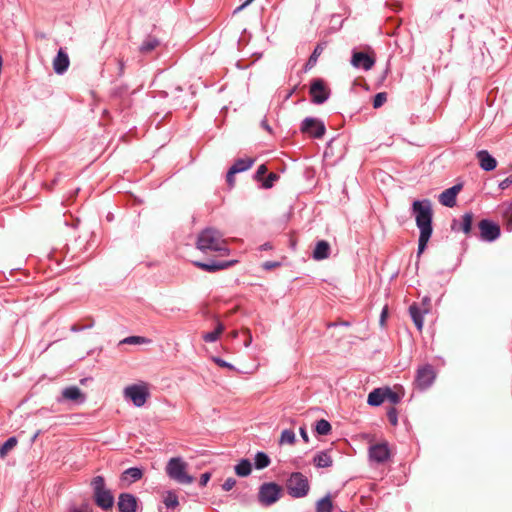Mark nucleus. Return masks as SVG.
Wrapping results in <instances>:
<instances>
[{"instance_id":"41","label":"nucleus","mask_w":512,"mask_h":512,"mask_svg":"<svg viewBox=\"0 0 512 512\" xmlns=\"http://www.w3.org/2000/svg\"><path fill=\"white\" fill-rule=\"evenodd\" d=\"M212 360L214 363H216L218 366L222 368H227L229 370H236L235 366L232 364L226 362L225 360L219 358V357H212Z\"/></svg>"},{"instance_id":"18","label":"nucleus","mask_w":512,"mask_h":512,"mask_svg":"<svg viewBox=\"0 0 512 512\" xmlns=\"http://www.w3.org/2000/svg\"><path fill=\"white\" fill-rule=\"evenodd\" d=\"M476 157L479 161L480 167L485 171H492L497 166L496 159L492 157L486 150L478 151Z\"/></svg>"},{"instance_id":"20","label":"nucleus","mask_w":512,"mask_h":512,"mask_svg":"<svg viewBox=\"0 0 512 512\" xmlns=\"http://www.w3.org/2000/svg\"><path fill=\"white\" fill-rule=\"evenodd\" d=\"M330 245L327 241L321 240L317 242L313 251V258L315 260H323L329 257Z\"/></svg>"},{"instance_id":"36","label":"nucleus","mask_w":512,"mask_h":512,"mask_svg":"<svg viewBox=\"0 0 512 512\" xmlns=\"http://www.w3.org/2000/svg\"><path fill=\"white\" fill-rule=\"evenodd\" d=\"M323 51H324V46L322 44H318L315 47L311 56L309 57V59L306 63V67H309V68L313 67L316 64L319 56L323 53Z\"/></svg>"},{"instance_id":"28","label":"nucleus","mask_w":512,"mask_h":512,"mask_svg":"<svg viewBox=\"0 0 512 512\" xmlns=\"http://www.w3.org/2000/svg\"><path fill=\"white\" fill-rule=\"evenodd\" d=\"M252 465L248 459H243L235 466V473L240 477H246L251 473Z\"/></svg>"},{"instance_id":"35","label":"nucleus","mask_w":512,"mask_h":512,"mask_svg":"<svg viewBox=\"0 0 512 512\" xmlns=\"http://www.w3.org/2000/svg\"><path fill=\"white\" fill-rule=\"evenodd\" d=\"M331 424L325 419L316 422L315 430L319 435H328L331 432Z\"/></svg>"},{"instance_id":"44","label":"nucleus","mask_w":512,"mask_h":512,"mask_svg":"<svg viewBox=\"0 0 512 512\" xmlns=\"http://www.w3.org/2000/svg\"><path fill=\"white\" fill-rule=\"evenodd\" d=\"M236 485V480L232 477L227 478L222 485L223 490L230 491Z\"/></svg>"},{"instance_id":"45","label":"nucleus","mask_w":512,"mask_h":512,"mask_svg":"<svg viewBox=\"0 0 512 512\" xmlns=\"http://www.w3.org/2000/svg\"><path fill=\"white\" fill-rule=\"evenodd\" d=\"M235 174L237 173L235 172V170H232L231 168L227 172L226 181L230 187H233L235 185Z\"/></svg>"},{"instance_id":"7","label":"nucleus","mask_w":512,"mask_h":512,"mask_svg":"<svg viewBox=\"0 0 512 512\" xmlns=\"http://www.w3.org/2000/svg\"><path fill=\"white\" fill-rule=\"evenodd\" d=\"M436 378V371L430 364L419 367L414 378V386L419 390L428 389Z\"/></svg>"},{"instance_id":"12","label":"nucleus","mask_w":512,"mask_h":512,"mask_svg":"<svg viewBox=\"0 0 512 512\" xmlns=\"http://www.w3.org/2000/svg\"><path fill=\"white\" fill-rule=\"evenodd\" d=\"M478 227L480 230V237L484 241L492 242L500 236V226L490 220H481Z\"/></svg>"},{"instance_id":"52","label":"nucleus","mask_w":512,"mask_h":512,"mask_svg":"<svg viewBox=\"0 0 512 512\" xmlns=\"http://www.w3.org/2000/svg\"><path fill=\"white\" fill-rule=\"evenodd\" d=\"M300 435H301V437L303 438V440L305 442H308V440H309L308 434H307L306 429L304 427L300 428Z\"/></svg>"},{"instance_id":"25","label":"nucleus","mask_w":512,"mask_h":512,"mask_svg":"<svg viewBox=\"0 0 512 512\" xmlns=\"http://www.w3.org/2000/svg\"><path fill=\"white\" fill-rule=\"evenodd\" d=\"M254 159L247 157L241 158L235 161V163L230 167L232 170H235L236 173H240L248 170L254 164Z\"/></svg>"},{"instance_id":"17","label":"nucleus","mask_w":512,"mask_h":512,"mask_svg":"<svg viewBox=\"0 0 512 512\" xmlns=\"http://www.w3.org/2000/svg\"><path fill=\"white\" fill-rule=\"evenodd\" d=\"M370 458L378 463H382L389 458L390 452L386 443L375 444L370 447Z\"/></svg>"},{"instance_id":"4","label":"nucleus","mask_w":512,"mask_h":512,"mask_svg":"<svg viewBox=\"0 0 512 512\" xmlns=\"http://www.w3.org/2000/svg\"><path fill=\"white\" fill-rule=\"evenodd\" d=\"M91 485L93 487V497L96 505L103 510H110L114 505V497L110 490L105 487V480L102 476L93 478Z\"/></svg>"},{"instance_id":"3","label":"nucleus","mask_w":512,"mask_h":512,"mask_svg":"<svg viewBox=\"0 0 512 512\" xmlns=\"http://www.w3.org/2000/svg\"><path fill=\"white\" fill-rule=\"evenodd\" d=\"M188 464L180 457L171 458L165 468L166 474L177 483L189 485L193 483V476L187 472Z\"/></svg>"},{"instance_id":"37","label":"nucleus","mask_w":512,"mask_h":512,"mask_svg":"<svg viewBox=\"0 0 512 512\" xmlns=\"http://www.w3.org/2000/svg\"><path fill=\"white\" fill-rule=\"evenodd\" d=\"M164 503H165L166 507H168V508H175L179 504L178 498H177L176 494L173 492L167 493V495L164 498Z\"/></svg>"},{"instance_id":"47","label":"nucleus","mask_w":512,"mask_h":512,"mask_svg":"<svg viewBox=\"0 0 512 512\" xmlns=\"http://www.w3.org/2000/svg\"><path fill=\"white\" fill-rule=\"evenodd\" d=\"M210 478H211V474L210 473H208V472L203 473L201 475L200 481H199L200 486H205L208 483V481L210 480Z\"/></svg>"},{"instance_id":"9","label":"nucleus","mask_w":512,"mask_h":512,"mask_svg":"<svg viewBox=\"0 0 512 512\" xmlns=\"http://www.w3.org/2000/svg\"><path fill=\"white\" fill-rule=\"evenodd\" d=\"M430 310L431 300L428 297H424L420 305L414 303L409 307L411 318L419 331L423 328V315L429 313Z\"/></svg>"},{"instance_id":"51","label":"nucleus","mask_w":512,"mask_h":512,"mask_svg":"<svg viewBox=\"0 0 512 512\" xmlns=\"http://www.w3.org/2000/svg\"><path fill=\"white\" fill-rule=\"evenodd\" d=\"M244 332L247 334V339L245 341V346H249L252 341V335L249 329H245Z\"/></svg>"},{"instance_id":"14","label":"nucleus","mask_w":512,"mask_h":512,"mask_svg":"<svg viewBox=\"0 0 512 512\" xmlns=\"http://www.w3.org/2000/svg\"><path fill=\"white\" fill-rule=\"evenodd\" d=\"M351 64L357 68L362 67L364 70H370L375 64V58L364 52H354Z\"/></svg>"},{"instance_id":"19","label":"nucleus","mask_w":512,"mask_h":512,"mask_svg":"<svg viewBox=\"0 0 512 512\" xmlns=\"http://www.w3.org/2000/svg\"><path fill=\"white\" fill-rule=\"evenodd\" d=\"M193 264L196 267H198L204 271H207V272H216V271L225 269L230 266V262H215V261H213L211 263L195 261V262H193Z\"/></svg>"},{"instance_id":"30","label":"nucleus","mask_w":512,"mask_h":512,"mask_svg":"<svg viewBox=\"0 0 512 512\" xmlns=\"http://www.w3.org/2000/svg\"><path fill=\"white\" fill-rule=\"evenodd\" d=\"M223 331L224 325L219 322L213 332H209L203 335V339L206 342H214L219 338Z\"/></svg>"},{"instance_id":"21","label":"nucleus","mask_w":512,"mask_h":512,"mask_svg":"<svg viewBox=\"0 0 512 512\" xmlns=\"http://www.w3.org/2000/svg\"><path fill=\"white\" fill-rule=\"evenodd\" d=\"M62 396L66 400H71L74 402H82L84 400V395L81 390L76 386L67 387L62 391Z\"/></svg>"},{"instance_id":"57","label":"nucleus","mask_w":512,"mask_h":512,"mask_svg":"<svg viewBox=\"0 0 512 512\" xmlns=\"http://www.w3.org/2000/svg\"><path fill=\"white\" fill-rule=\"evenodd\" d=\"M74 512H86V511L80 510V509H76V510H74Z\"/></svg>"},{"instance_id":"55","label":"nucleus","mask_w":512,"mask_h":512,"mask_svg":"<svg viewBox=\"0 0 512 512\" xmlns=\"http://www.w3.org/2000/svg\"><path fill=\"white\" fill-rule=\"evenodd\" d=\"M261 248L265 249V250L271 249V245L269 243H266V244L262 245Z\"/></svg>"},{"instance_id":"53","label":"nucleus","mask_w":512,"mask_h":512,"mask_svg":"<svg viewBox=\"0 0 512 512\" xmlns=\"http://www.w3.org/2000/svg\"><path fill=\"white\" fill-rule=\"evenodd\" d=\"M253 0H246L241 6H239L236 11L243 9L245 6L249 5Z\"/></svg>"},{"instance_id":"34","label":"nucleus","mask_w":512,"mask_h":512,"mask_svg":"<svg viewBox=\"0 0 512 512\" xmlns=\"http://www.w3.org/2000/svg\"><path fill=\"white\" fill-rule=\"evenodd\" d=\"M18 441L15 437H10L1 447H0V457L4 458L16 445Z\"/></svg>"},{"instance_id":"54","label":"nucleus","mask_w":512,"mask_h":512,"mask_svg":"<svg viewBox=\"0 0 512 512\" xmlns=\"http://www.w3.org/2000/svg\"><path fill=\"white\" fill-rule=\"evenodd\" d=\"M262 127L265 128L267 131H271L270 126L268 125L266 120L262 121Z\"/></svg>"},{"instance_id":"39","label":"nucleus","mask_w":512,"mask_h":512,"mask_svg":"<svg viewBox=\"0 0 512 512\" xmlns=\"http://www.w3.org/2000/svg\"><path fill=\"white\" fill-rule=\"evenodd\" d=\"M150 340L145 338V337H141V336H130V337H127L123 340V343H127V344H144V343H148Z\"/></svg>"},{"instance_id":"2","label":"nucleus","mask_w":512,"mask_h":512,"mask_svg":"<svg viewBox=\"0 0 512 512\" xmlns=\"http://www.w3.org/2000/svg\"><path fill=\"white\" fill-rule=\"evenodd\" d=\"M195 245L203 253L217 252L220 256H227L230 252L223 234L212 227L205 228L198 234Z\"/></svg>"},{"instance_id":"22","label":"nucleus","mask_w":512,"mask_h":512,"mask_svg":"<svg viewBox=\"0 0 512 512\" xmlns=\"http://www.w3.org/2000/svg\"><path fill=\"white\" fill-rule=\"evenodd\" d=\"M385 400V387L384 388H376L371 391L367 398V403L371 406H379Z\"/></svg>"},{"instance_id":"58","label":"nucleus","mask_w":512,"mask_h":512,"mask_svg":"<svg viewBox=\"0 0 512 512\" xmlns=\"http://www.w3.org/2000/svg\"><path fill=\"white\" fill-rule=\"evenodd\" d=\"M120 69H123V62H120Z\"/></svg>"},{"instance_id":"43","label":"nucleus","mask_w":512,"mask_h":512,"mask_svg":"<svg viewBox=\"0 0 512 512\" xmlns=\"http://www.w3.org/2000/svg\"><path fill=\"white\" fill-rule=\"evenodd\" d=\"M503 216L506 220L507 226L512 227V205L506 207Z\"/></svg>"},{"instance_id":"23","label":"nucleus","mask_w":512,"mask_h":512,"mask_svg":"<svg viewBox=\"0 0 512 512\" xmlns=\"http://www.w3.org/2000/svg\"><path fill=\"white\" fill-rule=\"evenodd\" d=\"M313 463L319 468H326L332 465L333 460L327 451H322L314 456Z\"/></svg>"},{"instance_id":"15","label":"nucleus","mask_w":512,"mask_h":512,"mask_svg":"<svg viewBox=\"0 0 512 512\" xmlns=\"http://www.w3.org/2000/svg\"><path fill=\"white\" fill-rule=\"evenodd\" d=\"M52 65L56 74L61 75L67 71L70 65V60L68 54L62 48H60L57 52L56 57L53 59Z\"/></svg>"},{"instance_id":"50","label":"nucleus","mask_w":512,"mask_h":512,"mask_svg":"<svg viewBox=\"0 0 512 512\" xmlns=\"http://www.w3.org/2000/svg\"><path fill=\"white\" fill-rule=\"evenodd\" d=\"M387 316H388V307L385 306L383 308L381 316H380V325L381 326H384Z\"/></svg>"},{"instance_id":"16","label":"nucleus","mask_w":512,"mask_h":512,"mask_svg":"<svg viewBox=\"0 0 512 512\" xmlns=\"http://www.w3.org/2000/svg\"><path fill=\"white\" fill-rule=\"evenodd\" d=\"M118 508L120 512H136L137 499L130 493H122L119 496Z\"/></svg>"},{"instance_id":"56","label":"nucleus","mask_w":512,"mask_h":512,"mask_svg":"<svg viewBox=\"0 0 512 512\" xmlns=\"http://www.w3.org/2000/svg\"><path fill=\"white\" fill-rule=\"evenodd\" d=\"M230 335H231L232 338H236L237 335H238V332L237 331H233V332L230 333Z\"/></svg>"},{"instance_id":"33","label":"nucleus","mask_w":512,"mask_h":512,"mask_svg":"<svg viewBox=\"0 0 512 512\" xmlns=\"http://www.w3.org/2000/svg\"><path fill=\"white\" fill-rule=\"evenodd\" d=\"M270 464V458L263 452H258L255 456V467L257 469H264Z\"/></svg>"},{"instance_id":"5","label":"nucleus","mask_w":512,"mask_h":512,"mask_svg":"<svg viewBox=\"0 0 512 512\" xmlns=\"http://www.w3.org/2000/svg\"><path fill=\"white\" fill-rule=\"evenodd\" d=\"M287 489L289 494L295 498H301L308 494L309 482L307 477L302 473H292L290 478L287 480Z\"/></svg>"},{"instance_id":"8","label":"nucleus","mask_w":512,"mask_h":512,"mask_svg":"<svg viewBox=\"0 0 512 512\" xmlns=\"http://www.w3.org/2000/svg\"><path fill=\"white\" fill-rule=\"evenodd\" d=\"M124 396L130 399L137 407L143 406L149 397V391L145 384H134L124 389Z\"/></svg>"},{"instance_id":"49","label":"nucleus","mask_w":512,"mask_h":512,"mask_svg":"<svg viewBox=\"0 0 512 512\" xmlns=\"http://www.w3.org/2000/svg\"><path fill=\"white\" fill-rule=\"evenodd\" d=\"M279 266H280L279 262L268 261V262H265L263 264V268L266 269V270H270V269H273V268H276V267H279Z\"/></svg>"},{"instance_id":"6","label":"nucleus","mask_w":512,"mask_h":512,"mask_svg":"<svg viewBox=\"0 0 512 512\" xmlns=\"http://www.w3.org/2000/svg\"><path fill=\"white\" fill-rule=\"evenodd\" d=\"M282 494V488L274 482L264 483L260 486L258 500L264 506H270L277 502Z\"/></svg>"},{"instance_id":"1","label":"nucleus","mask_w":512,"mask_h":512,"mask_svg":"<svg viewBox=\"0 0 512 512\" xmlns=\"http://www.w3.org/2000/svg\"><path fill=\"white\" fill-rule=\"evenodd\" d=\"M416 214V224L420 229L418 242V255L422 254L432 235V208L430 201H414L412 205Z\"/></svg>"},{"instance_id":"46","label":"nucleus","mask_w":512,"mask_h":512,"mask_svg":"<svg viewBox=\"0 0 512 512\" xmlns=\"http://www.w3.org/2000/svg\"><path fill=\"white\" fill-rule=\"evenodd\" d=\"M266 172H267L266 165H264V164L260 165L258 167L256 175H255L256 179L261 181L263 179V176L266 174Z\"/></svg>"},{"instance_id":"24","label":"nucleus","mask_w":512,"mask_h":512,"mask_svg":"<svg viewBox=\"0 0 512 512\" xmlns=\"http://www.w3.org/2000/svg\"><path fill=\"white\" fill-rule=\"evenodd\" d=\"M142 476H143V472L141 469H139L137 467H132V468L126 469L122 473L121 479L123 481H129L131 483V482L140 480L142 478Z\"/></svg>"},{"instance_id":"32","label":"nucleus","mask_w":512,"mask_h":512,"mask_svg":"<svg viewBox=\"0 0 512 512\" xmlns=\"http://www.w3.org/2000/svg\"><path fill=\"white\" fill-rule=\"evenodd\" d=\"M473 214L471 212L465 213L462 216V222L460 229L465 233L469 234L472 228Z\"/></svg>"},{"instance_id":"42","label":"nucleus","mask_w":512,"mask_h":512,"mask_svg":"<svg viewBox=\"0 0 512 512\" xmlns=\"http://www.w3.org/2000/svg\"><path fill=\"white\" fill-rule=\"evenodd\" d=\"M387 417L389 419V422L393 426H396L398 424L397 410L394 407L389 409V411L387 412Z\"/></svg>"},{"instance_id":"26","label":"nucleus","mask_w":512,"mask_h":512,"mask_svg":"<svg viewBox=\"0 0 512 512\" xmlns=\"http://www.w3.org/2000/svg\"><path fill=\"white\" fill-rule=\"evenodd\" d=\"M159 44H160V42L157 38L149 36L143 41L139 50L141 53L147 54V53L152 52L156 47L159 46Z\"/></svg>"},{"instance_id":"40","label":"nucleus","mask_w":512,"mask_h":512,"mask_svg":"<svg viewBox=\"0 0 512 512\" xmlns=\"http://www.w3.org/2000/svg\"><path fill=\"white\" fill-rule=\"evenodd\" d=\"M279 178L276 173L271 172L268 176L263 180L262 186L266 189L271 188L274 182Z\"/></svg>"},{"instance_id":"38","label":"nucleus","mask_w":512,"mask_h":512,"mask_svg":"<svg viewBox=\"0 0 512 512\" xmlns=\"http://www.w3.org/2000/svg\"><path fill=\"white\" fill-rule=\"evenodd\" d=\"M387 101V93L380 92L377 93L373 100V107L375 109L380 108Z\"/></svg>"},{"instance_id":"48","label":"nucleus","mask_w":512,"mask_h":512,"mask_svg":"<svg viewBox=\"0 0 512 512\" xmlns=\"http://www.w3.org/2000/svg\"><path fill=\"white\" fill-rule=\"evenodd\" d=\"M512 184V179L510 177L505 178L501 183L499 184L500 189L504 190L508 188Z\"/></svg>"},{"instance_id":"31","label":"nucleus","mask_w":512,"mask_h":512,"mask_svg":"<svg viewBox=\"0 0 512 512\" xmlns=\"http://www.w3.org/2000/svg\"><path fill=\"white\" fill-rule=\"evenodd\" d=\"M295 440H296V436H295L294 431L290 430V429H286V430L282 431L279 443L281 445H283V444L293 445L295 443Z\"/></svg>"},{"instance_id":"29","label":"nucleus","mask_w":512,"mask_h":512,"mask_svg":"<svg viewBox=\"0 0 512 512\" xmlns=\"http://www.w3.org/2000/svg\"><path fill=\"white\" fill-rule=\"evenodd\" d=\"M333 504L329 496L320 499L316 504V512H332Z\"/></svg>"},{"instance_id":"27","label":"nucleus","mask_w":512,"mask_h":512,"mask_svg":"<svg viewBox=\"0 0 512 512\" xmlns=\"http://www.w3.org/2000/svg\"><path fill=\"white\" fill-rule=\"evenodd\" d=\"M398 390L399 391H393L389 387H385V399L389 400L393 404L399 403L401 398L404 396V389L400 386Z\"/></svg>"},{"instance_id":"11","label":"nucleus","mask_w":512,"mask_h":512,"mask_svg":"<svg viewBox=\"0 0 512 512\" xmlns=\"http://www.w3.org/2000/svg\"><path fill=\"white\" fill-rule=\"evenodd\" d=\"M301 131L314 138H321L324 136L326 128L322 121L308 117L303 120Z\"/></svg>"},{"instance_id":"10","label":"nucleus","mask_w":512,"mask_h":512,"mask_svg":"<svg viewBox=\"0 0 512 512\" xmlns=\"http://www.w3.org/2000/svg\"><path fill=\"white\" fill-rule=\"evenodd\" d=\"M309 93L313 103L322 104L328 99L330 90L323 79L317 78L311 82Z\"/></svg>"},{"instance_id":"13","label":"nucleus","mask_w":512,"mask_h":512,"mask_svg":"<svg viewBox=\"0 0 512 512\" xmlns=\"http://www.w3.org/2000/svg\"><path fill=\"white\" fill-rule=\"evenodd\" d=\"M462 184H456L439 195V202L446 207H454L456 205V197L462 190Z\"/></svg>"}]
</instances>
